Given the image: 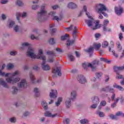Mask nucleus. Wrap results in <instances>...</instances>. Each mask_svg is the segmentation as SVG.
<instances>
[{
    "mask_svg": "<svg viewBox=\"0 0 124 124\" xmlns=\"http://www.w3.org/2000/svg\"><path fill=\"white\" fill-rule=\"evenodd\" d=\"M30 57H31V59H37L38 60H42L43 62L42 63V68L43 70L47 71V70H50V67L48 64H45L46 63V56H42L39 57L38 56H35L33 54V53H29L28 54Z\"/></svg>",
    "mask_w": 124,
    "mask_h": 124,
    "instance_id": "1",
    "label": "nucleus"
},
{
    "mask_svg": "<svg viewBox=\"0 0 124 124\" xmlns=\"http://www.w3.org/2000/svg\"><path fill=\"white\" fill-rule=\"evenodd\" d=\"M46 4H44L41 6V10L38 13V19L39 22H42L44 20V16L47 14V11L45 10Z\"/></svg>",
    "mask_w": 124,
    "mask_h": 124,
    "instance_id": "2",
    "label": "nucleus"
},
{
    "mask_svg": "<svg viewBox=\"0 0 124 124\" xmlns=\"http://www.w3.org/2000/svg\"><path fill=\"white\" fill-rule=\"evenodd\" d=\"M16 75H19V72L18 71H16L15 73H13L12 74V77L11 78H7L6 79V81L8 83H12L13 84H15V83H17V82H19L20 81V78H16L14 79H13V77L14 76H16Z\"/></svg>",
    "mask_w": 124,
    "mask_h": 124,
    "instance_id": "3",
    "label": "nucleus"
},
{
    "mask_svg": "<svg viewBox=\"0 0 124 124\" xmlns=\"http://www.w3.org/2000/svg\"><path fill=\"white\" fill-rule=\"evenodd\" d=\"M90 20H85V22L86 23L88 27H92L93 26V24H95L94 27L93 28V30H97V29H98L99 27H98L99 21L98 20H97L96 22L94 21V19H93V18H90Z\"/></svg>",
    "mask_w": 124,
    "mask_h": 124,
    "instance_id": "4",
    "label": "nucleus"
},
{
    "mask_svg": "<svg viewBox=\"0 0 124 124\" xmlns=\"http://www.w3.org/2000/svg\"><path fill=\"white\" fill-rule=\"evenodd\" d=\"M96 8L99 14H101V13L103 12H105V11H109V10H108L106 7V6L103 4H99L96 5Z\"/></svg>",
    "mask_w": 124,
    "mask_h": 124,
    "instance_id": "5",
    "label": "nucleus"
},
{
    "mask_svg": "<svg viewBox=\"0 0 124 124\" xmlns=\"http://www.w3.org/2000/svg\"><path fill=\"white\" fill-rule=\"evenodd\" d=\"M29 53H33V55H34V56H38L39 57H45V56L43 55V51L42 50V49H39V52H38V54L37 55H36L35 54H34V49L32 48V47H29L28 50H27V55L28 57H29L30 58H31V56H30V55H29Z\"/></svg>",
    "mask_w": 124,
    "mask_h": 124,
    "instance_id": "6",
    "label": "nucleus"
},
{
    "mask_svg": "<svg viewBox=\"0 0 124 124\" xmlns=\"http://www.w3.org/2000/svg\"><path fill=\"white\" fill-rule=\"evenodd\" d=\"M100 92H105V93H115V90L110 85H108L105 87L101 88L100 90Z\"/></svg>",
    "mask_w": 124,
    "mask_h": 124,
    "instance_id": "7",
    "label": "nucleus"
},
{
    "mask_svg": "<svg viewBox=\"0 0 124 124\" xmlns=\"http://www.w3.org/2000/svg\"><path fill=\"white\" fill-rule=\"evenodd\" d=\"M100 92H105V93H115V90L110 85H108L105 87L101 88L100 90Z\"/></svg>",
    "mask_w": 124,
    "mask_h": 124,
    "instance_id": "8",
    "label": "nucleus"
},
{
    "mask_svg": "<svg viewBox=\"0 0 124 124\" xmlns=\"http://www.w3.org/2000/svg\"><path fill=\"white\" fill-rule=\"evenodd\" d=\"M77 79L80 84H86V82H87V79H86L85 77L82 75H79L77 77Z\"/></svg>",
    "mask_w": 124,
    "mask_h": 124,
    "instance_id": "9",
    "label": "nucleus"
},
{
    "mask_svg": "<svg viewBox=\"0 0 124 124\" xmlns=\"http://www.w3.org/2000/svg\"><path fill=\"white\" fill-rule=\"evenodd\" d=\"M17 86L18 88L26 89V88L28 87V84H27V81H26V80L22 79L20 83L17 84Z\"/></svg>",
    "mask_w": 124,
    "mask_h": 124,
    "instance_id": "10",
    "label": "nucleus"
},
{
    "mask_svg": "<svg viewBox=\"0 0 124 124\" xmlns=\"http://www.w3.org/2000/svg\"><path fill=\"white\" fill-rule=\"evenodd\" d=\"M82 66L84 69H87L88 67H91L93 70H94V67L91 63L84 62L82 64Z\"/></svg>",
    "mask_w": 124,
    "mask_h": 124,
    "instance_id": "11",
    "label": "nucleus"
},
{
    "mask_svg": "<svg viewBox=\"0 0 124 124\" xmlns=\"http://www.w3.org/2000/svg\"><path fill=\"white\" fill-rule=\"evenodd\" d=\"M49 96L51 98H56L58 96V93L56 90H51V92L49 93Z\"/></svg>",
    "mask_w": 124,
    "mask_h": 124,
    "instance_id": "12",
    "label": "nucleus"
},
{
    "mask_svg": "<svg viewBox=\"0 0 124 124\" xmlns=\"http://www.w3.org/2000/svg\"><path fill=\"white\" fill-rule=\"evenodd\" d=\"M115 12L117 15H121L123 13V8L122 7H115Z\"/></svg>",
    "mask_w": 124,
    "mask_h": 124,
    "instance_id": "13",
    "label": "nucleus"
},
{
    "mask_svg": "<svg viewBox=\"0 0 124 124\" xmlns=\"http://www.w3.org/2000/svg\"><path fill=\"white\" fill-rule=\"evenodd\" d=\"M52 73L54 74H57L58 76H62V72H61V69L59 67L54 68L52 70Z\"/></svg>",
    "mask_w": 124,
    "mask_h": 124,
    "instance_id": "14",
    "label": "nucleus"
},
{
    "mask_svg": "<svg viewBox=\"0 0 124 124\" xmlns=\"http://www.w3.org/2000/svg\"><path fill=\"white\" fill-rule=\"evenodd\" d=\"M77 97V93L76 91H73L71 93V98H70L72 101L76 100Z\"/></svg>",
    "mask_w": 124,
    "mask_h": 124,
    "instance_id": "15",
    "label": "nucleus"
},
{
    "mask_svg": "<svg viewBox=\"0 0 124 124\" xmlns=\"http://www.w3.org/2000/svg\"><path fill=\"white\" fill-rule=\"evenodd\" d=\"M67 7L70 9H75L77 8L78 6L75 3L71 2L68 4Z\"/></svg>",
    "mask_w": 124,
    "mask_h": 124,
    "instance_id": "16",
    "label": "nucleus"
},
{
    "mask_svg": "<svg viewBox=\"0 0 124 124\" xmlns=\"http://www.w3.org/2000/svg\"><path fill=\"white\" fill-rule=\"evenodd\" d=\"M121 100V102L124 101V98H123V96H121V98L118 97L116 99V100L114 102V103L111 104L112 108H115V107H116L117 103H118V102H119V100Z\"/></svg>",
    "mask_w": 124,
    "mask_h": 124,
    "instance_id": "17",
    "label": "nucleus"
},
{
    "mask_svg": "<svg viewBox=\"0 0 124 124\" xmlns=\"http://www.w3.org/2000/svg\"><path fill=\"white\" fill-rule=\"evenodd\" d=\"M92 101L93 103H95L96 104H99V98L97 96H93L92 98Z\"/></svg>",
    "mask_w": 124,
    "mask_h": 124,
    "instance_id": "18",
    "label": "nucleus"
},
{
    "mask_svg": "<svg viewBox=\"0 0 124 124\" xmlns=\"http://www.w3.org/2000/svg\"><path fill=\"white\" fill-rule=\"evenodd\" d=\"M57 115H58V114H57V113H56L55 114H52V113H51L49 111H46L45 113V117H48L49 118H55V117H56Z\"/></svg>",
    "mask_w": 124,
    "mask_h": 124,
    "instance_id": "19",
    "label": "nucleus"
},
{
    "mask_svg": "<svg viewBox=\"0 0 124 124\" xmlns=\"http://www.w3.org/2000/svg\"><path fill=\"white\" fill-rule=\"evenodd\" d=\"M29 75L31 83H32V84L35 83V78H34V75H33V74H32V72H30L29 73Z\"/></svg>",
    "mask_w": 124,
    "mask_h": 124,
    "instance_id": "20",
    "label": "nucleus"
},
{
    "mask_svg": "<svg viewBox=\"0 0 124 124\" xmlns=\"http://www.w3.org/2000/svg\"><path fill=\"white\" fill-rule=\"evenodd\" d=\"M113 69L115 72H118L119 71L123 70L124 69V65L123 66H114L113 67Z\"/></svg>",
    "mask_w": 124,
    "mask_h": 124,
    "instance_id": "21",
    "label": "nucleus"
},
{
    "mask_svg": "<svg viewBox=\"0 0 124 124\" xmlns=\"http://www.w3.org/2000/svg\"><path fill=\"white\" fill-rule=\"evenodd\" d=\"M65 105L66 108H70V106H71V100L70 99V98H67L66 99Z\"/></svg>",
    "mask_w": 124,
    "mask_h": 124,
    "instance_id": "22",
    "label": "nucleus"
},
{
    "mask_svg": "<svg viewBox=\"0 0 124 124\" xmlns=\"http://www.w3.org/2000/svg\"><path fill=\"white\" fill-rule=\"evenodd\" d=\"M113 87V88H115L116 89H117L118 90H119V91H121V92H124V89L123 88V87L120 85H118V84H117V83H114Z\"/></svg>",
    "mask_w": 124,
    "mask_h": 124,
    "instance_id": "23",
    "label": "nucleus"
},
{
    "mask_svg": "<svg viewBox=\"0 0 124 124\" xmlns=\"http://www.w3.org/2000/svg\"><path fill=\"white\" fill-rule=\"evenodd\" d=\"M8 27L10 29L12 28L13 27H14L15 25V21L11 20V19H9L8 20Z\"/></svg>",
    "mask_w": 124,
    "mask_h": 124,
    "instance_id": "24",
    "label": "nucleus"
},
{
    "mask_svg": "<svg viewBox=\"0 0 124 124\" xmlns=\"http://www.w3.org/2000/svg\"><path fill=\"white\" fill-rule=\"evenodd\" d=\"M11 74L9 73H5L1 71V70H0V76H2V77L8 78L9 77V75H11Z\"/></svg>",
    "mask_w": 124,
    "mask_h": 124,
    "instance_id": "25",
    "label": "nucleus"
},
{
    "mask_svg": "<svg viewBox=\"0 0 124 124\" xmlns=\"http://www.w3.org/2000/svg\"><path fill=\"white\" fill-rule=\"evenodd\" d=\"M0 85H1L4 88H8L7 84L2 78H0Z\"/></svg>",
    "mask_w": 124,
    "mask_h": 124,
    "instance_id": "26",
    "label": "nucleus"
},
{
    "mask_svg": "<svg viewBox=\"0 0 124 124\" xmlns=\"http://www.w3.org/2000/svg\"><path fill=\"white\" fill-rule=\"evenodd\" d=\"M30 45H31V44H30L28 42L22 43L21 44L22 46L21 47V49L24 50L25 49V47H28V46H30Z\"/></svg>",
    "mask_w": 124,
    "mask_h": 124,
    "instance_id": "27",
    "label": "nucleus"
},
{
    "mask_svg": "<svg viewBox=\"0 0 124 124\" xmlns=\"http://www.w3.org/2000/svg\"><path fill=\"white\" fill-rule=\"evenodd\" d=\"M100 60L101 62H106V63H108V64L111 63V61L108 60V59L101 57L100 58Z\"/></svg>",
    "mask_w": 124,
    "mask_h": 124,
    "instance_id": "28",
    "label": "nucleus"
},
{
    "mask_svg": "<svg viewBox=\"0 0 124 124\" xmlns=\"http://www.w3.org/2000/svg\"><path fill=\"white\" fill-rule=\"evenodd\" d=\"M100 60L101 62H106V63H108V64L111 63V61L108 60V59L101 57L100 58Z\"/></svg>",
    "mask_w": 124,
    "mask_h": 124,
    "instance_id": "29",
    "label": "nucleus"
},
{
    "mask_svg": "<svg viewBox=\"0 0 124 124\" xmlns=\"http://www.w3.org/2000/svg\"><path fill=\"white\" fill-rule=\"evenodd\" d=\"M41 104L43 107L44 109H45V110H47V109H48V104L47 103V102H46V101H42Z\"/></svg>",
    "mask_w": 124,
    "mask_h": 124,
    "instance_id": "30",
    "label": "nucleus"
},
{
    "mask_svg": "<svg viewBox=\"0 0 124 124\" xmlns=\"http://www.w3.org/2000/svg\"><path fill=\"white\" fill-rule=\"evenodd\" d=\"M96 114L98 115L100 118H104L105 117V113L102 111H98L96 112Z\"/></svg>",
    "mask_w": 124,
    "mask_h": 124,
    "instance_id": "31",
    "label": "nucleus"
},
{
    "mask_svg": "<svg viewBox=\"0 0 124 124\" xmlns=\"http://www.w3.org/2000/svg\"><path fill=\"white\" fill-rule=\"evenodd\" d=\"M79 123L81 124H87L90 123V121L87 119H83L80 120Z\"/></svg>",
    "mask_w": 124,
    "mask_h": 124,
    "instance_id": "32",
    "label": "nucleus"
},
{
    "mask_svg": "<svg viewBox=\"0 0 124 124\" xmlns=\"http://www.w3.org/2000/svg\"><path fill=\"white\" fill-rule=\"evenodd\" d=\"M116 45H117L118 52H121V51L123 50V47L121 45V43H120V42H117L116 43Z\"/></svg>",
    "mask_w": 124,
    "mask_h": 124,
    "instance_id": "33",
    "label": "nucleus"
},
{
    "mask_svg": "<svg viewBox=\"0 0 124 124\" xmlns=\"http://www.w3.org/2000/svg\"><path fill=\"white\" fill-rule=\"evenodd\" d=\"M14 31L16 32H18V31H21V27L20 26H18V25H16L14 27Z\"/></svg>",
    "mask_w": 124,
    "mask_h": 124,
    "instance_id": "34",
    "label": "nucleus"
},
{
    "mask_svg": "<svg viewBox=\"0 0 124 124\" xmlns=\"http://www.w3.org/2000/svg\"><path fill=\"white\" fill-rule=\"evenodd\" d=\"M93 50H94V48L93 47H91L89 48L88 49H85V52H86V53H92L93 52Z\"/></svg>",
    "mask_w": 124,
    "mask_h": 124,
    "instance_id": "35",
    "label": "nucleus"
},
{
    "mask_svg": "<svg viewBox=\"0 0 124 124\" xmlns=\"http://www.w3.org/2000/svg\"><path fill=\"white\" fill-rule=\"evenodd\" d=\"M74 42H75V40H67V46H71L74 44Z\"/></svg>",
    "mask_w": 124,
    "mask_h": 124,
    "instance_id": "36",
    "label": "nucleus"
},
{
    "mask_svg": "<svg viewBox=\"0 0 124 124\" xmlns=\"http://www.w3.org/2000/svg\"><path fill=\"white\" fill-rule=\"evenodd\" d=\"M12 90L13 91H12V93L13 94H16V93H18V89L17 88V87L15 86H13Z\"/></svg>",
    "mask_w": 124,
    "mask_h": 124,
    "instance_id": "37",
    "label": "nucleus"
},
{
    "mask_svg": "<svg viewBox=\"0 0 124 124\" xmlns=\"http://www.w3.org/2000/svg\"><path fill=\"white\" fill-rule=\"evenodd\" d=\"M109 119L111 120H115L116 121L118 120V118L116 115H114V114H109Z\"/></svg>",
    "mask_w": 124,
    "mask_h": 124,
    "instance_id": "38",
    "label": "nucleus"
},
{
    "mask_svg": "<svg viewBox=\"0 0 124 124\" xmlns=\"http://www.w3.org/2000/svg\"><path fill=\"white\" fill-rule=\"evenodd\" d=\"M34 93L35 96H38L39 95V89L37 88H35L34 89Z\"/></svg>",
    "mask_w": 124,
    "mask_h": 124,
    "instance_id": "39",
    "label": "nucleus"
},
{
    "mask_svg": "<svg viewBox=\"0 0 124 124\" xmlns=\"http://www.w3.org/2000/svg\"><path fill=\"white\" fill-rule=\"evenodd\" d=\"M110 46H108V51L109 52H112L111 49H113L114 48V42L113 41H111L110 42Z\"/></svg>",
    "mask_w": 124,
    "mask_h": 124,
    "instance_id": "40",
    "label": "nucleus"
},
{
    "mask_svg": "<svg viewBox=\"0 0 124 124\" xmlns=\"http://www.w3.org/2000/svg\"><path fill=\"white\" fill-rule=\"evenodd\" d=\"M69 37V35L67 34H65L64 35L61 36V40H66V39H68Z\"/></svg>",
    "mask_w": 124,
    "mask_h": 124,
    "instance_id": "41",
    "label": "nucleus"
},
{
    "mask_svg": "<svg viewBox=\"0 0 124 124\" xmlns=\"http://www.w3.org/2000/svg\"><path fill=\"white\" fill-rule=\"evenodd\" d=\"M99 64V61L96 60L93 61V63L92 64L93 66L94 67V69H95V66H94V65H98Z\"/></svg>",
    "mask_w": 124,
    "mask_h": 124,
    "instance_id": "42",
    "label": "nucleus"
},
{
    "mask_svg": "<svg viewBox=\"0 0 124 124\" xmlns=\"http://www.w3.org/2000/svg\"><path fill=\"white\" fill-rule=\"evenodd\" d=\"M62 98H59L57 102L55 103L56 106L59 107L61 105V102H62Z\"/></svg>",
    "mask_w": 124,
    "mask_h": 124,
    "instance_id": "43",
    "label": "nucleus"
},
{
    "mask_svg": "<svg viewBox=\"0 0 124 124\" xmlns=\"http://www.w3.org/2000/svg\"><path fill=\"white\" fill-rule=\"evenodd\" d=\"M94 47L96 48L97 50H99V48L101 47V44L99 43L98 44H95L94 45Z\"/></svg>",
    "mask_w": 124,
    "mask_h": 124,
    "instance_id": "44",
    "label": "nucleus"
},
{
    "mask_svg": "<svg viewBox=\"0 0 124 124\" xmlns=\"http://www.w3.org/2000/svg\"><path fill=\"white\" fill-rule=\"evenodd\" d=\"M108 42L105 41L102 44V48H106V47H108Z\"/></svg>",
    "mask_w": 124,
    "mask_h": 124,
    "instance_id": "45",
    "label": "nucleus"
},
{
    "mask_svg": "<svg viewBox=\"0 0 124 124\" xmlns=\"http://www.w3.org/2000/svg\"><path fill=\"white\" fill-rule=\"evenodd\" d=\"M49 44H51V45H54L55 43H56V42L55 41V40L54 39V38H51L49 40Z\"/></svg>",
    "mask_w": 124,
    "mask_h": 124,
    "instance_id": "46",
    "label": "nucleus"
},
{
    "mask_svg": "<svg viewBox=\"0 0 124 124\" xmlns=\"http://www.w3.org/2000/svg\"><path fill=\"white\" fill-rule=\"evenodd\" d=\"M9 120L10 123L13 124H15V123H16V118L15 117H12L10 118Z\"/></svg>",
    "mask_w": 124,
    "mask_h": 124,
    "instance_id": "47",
    "label": "nucleus"
},
{
    "mask_svg": "<svg viewBox=\"0 0 124 124\" xmlns=\"http://www.w3.org/2000/svg\"><path fill=\"white\" fill-rule=\"evenodd\" d=\"M116 78L118 79H124V76L119 74V73H116Z\"/></svg>",
    "mask_w": 124,
    "mask_h": 124,
    "instance_id": "48",
    "label": "nucleus"
},
{
    "mask_svg": "<svg viewBox=\"0 0 124 124\" xmlns=\"http://www.w3.org/2000/svg\"><path fill=\"white\" fill-rule=\"evenodd\" d=\"M68 57L70 59L71 62H73L74 61V56H73L72 54H69Z\"/></svg>",
    "mask_w": 124,
    "mask_h": 124,
    "instance_id": "49",
    "label": "nucleus"
},
{
    "mask_svg": "<svg viewBox=\"0 0 124 124\" xmlns=\"http://www.w3.org/2000/svg\"><path fill=\"white\" fill-rule=\"evenodd\" d=\"M38 8H39V5H33L32 6V9L33 10H36V9H38Z\"/></svg>",
    "mask_w": 124,
    "mask_h": 124,
    "instance_id": "50",
    "label": "nucleus"
},
{
    "mask_svg": "<svg viewBox=\"0 0 124 124\" xmlns=\"http://www.w3.org/2000/svg\"><path fill=\"white\" fill-rule=\"evenodd\" d=\"M14 67V65L12 63H9L7 65V68L8 69H11Z\"/></svg>",
    "mask_w": 124,
    "mask_h": 124,
    "instance_id": "51",
    "label": "nucleus"
},
{
    "mask_svg": "<svg viewBox=\"0 0 124 124\" xmlns=\"http://www.w3.org/2000/svg\"><path fill=\"white\" fill-rule=\"evenodd\" d=\"M70 120L68 118H66L65 120L63 121V124H69Z\"/></svg>",
    "mask_w": 124,
    "mask_h": 124,
    "instance_id": "52",
    "label": "nucleus"
},
{
    "mask_svg": "<svg viewBox=\"0 0 124 124\" xmlns=\"http://www.w3.org/2000/svg\"><path fill=\"white\" fill-rule=\"evenodd\" d=\"M95 75H96V78H97L98 79H99V78H100L101 76H102V73H96L95 74Z\"/></svg>",
    "mask_w": 124,
    "mask_h": 124,
    "instance_id": "53",
    "label": "nucleus"
},
{
    "mask_svg": "<svg viewBox=\"0 0 124 124\" xmlns=\"http://www.w3.org/2000/svg\"><path fill=\"white\" fill-rule=\"evenodd\" d=\"M47 55H52V56H56V53L54 51H48L46 52Z\"/></svg>",
    "mask_w": 124,
    "mask_h": 124,
    "instance_id": "54",
    "label": "nucleus"
},
{
    "mask_svg": "<svg viewBox=\"0 0 124 124\" xmlns=\"http://www.w3.org/2000/svg\"><path fill=\"white\" fill-rule=\"evenodd\" d=\"M51 34H54L55 32L57 31V29L56 28H52L50 30Z\"/></svg>",
    "mask_w": 124,
    "mask_h": 124,
    "instance_id": "55",
    "label": "nucleus"
},
{
    "mask_svg": "<svg viewBox=\"0 0 124 124\" xmlns=\"http://www.w3.org/2000/svg\"><path fill=\"white\" fill-rule=\"evenodd\" d=\"M109 24V20L108 19H106L104 21V24L103 26H108Z\"/></svg>",
    "mask_w": 124,
    "mask_h": 124,
    "instance_id": "56",
    "label": "nucleus"
},
{
    "mask_svg": "<svg viewBox=\"0 0 124 124\" xmlns=\"http://www.w3.org/2000/svg\"><path fill=\"white\" fill-rule=\"evenodd\" d=\"M22 16V15L20 13H16V19L18 21H20V17Z\"/></svg>",
    "mask_w": 124,
    "mask_h": 124,
    "instance_id": "57",
    "label": "nucleus"
},
{
    "mask_svg": "<svg viewBox=\"0 0 124 124\" xmlns=\"http://www.w3.org/2000/svg\"><path fill=\"white\" fill-rule=\"evenodd\" d=\"M123 115V112L122 111H118L116 113L115 116L116 117H120V116H122Z\"/></svg>",
    "mask_w": 124,
    "mask_h": 124,
    "instance_id": "58",
    "label": "nucleus"
},
{
    "mask_svg": "<svg viewBox=\"0 0 124 124\" xmlns=\"http://www.w3.org/2000/svg\"><path fill=\"white\" fill-rule=\"evenodd\" d=\"M98 105V104H97L93 103V104L91 106V108H92V109H95Z\"/></svg>",
    "mask_w": 124,
    "mask_h": 124,
    "instance_id": "59",
    "label": "nucleus"
},
{
    "mask_svg": "<svg viewBox=\"0 0 124 124\" xmlns=\"http://www.w3.org/2000/svg\"><path fill=\"white\" fill-rule=\"evenodd\" d=\"M77 36V31H74L73 32V37L75 39Z\"/></svg>",
    "mask_w": 124,
    "mask_h": 124,
    "instance_id": "60",
    "label": "nucleus"
},
{
    "mask_svg": "<svg viewBox=\"0 0 124 124\" xmlns=\"http://www.w3.org/2000/svg\"><path fill=\"white\" fill-rule=\"evenodd\" d=\"M105 81L107 82H108V81H109V79H110V77H109L108 75H106L105 76Z\"/></svg>",
    "mask_w": 124,
    "mask_h": 124,
    "instance_id": "61",
    "label": "nucleus"
},
{
    "mask_svg": "<svg viewBox=\"0 0 124 124\" xmlns=\"http://www.w3.org/2000/svg\"><path fill=\"white\" fill-rule=\"evenodd\" d=\"M9 54L11 56H16V55H17V52L15 51H10Z\"/></svg>",
    "mask_w": 124,
    "mask_h": 124,
    "instance_id": "62",
    "label": "nucleus"
},
{
    "mask_svg": "<svg viewBox=\"0 0 124 124\" xmlns=\"http://www.w3.org/2000/svg\"><path fill=\"white\" fill-rule=\"evenodd\" d=\"M16 3L17 5H18V6H21V5L22 4V1L20 0H17L16 2Z\"/></svg>",
    "mask_w": 124,
    "mask_h": 124,
    "instance_id": "63",
    "label": "nucleus"
},
{
    "mask_svg": "<svg viewBox=\"0 0 124 124\" xmlns=\"http://www.w3.org/2000/svg\"><path fill=\"white\" fill-rule=\"evenodd\" d=\"M8 2V0H1L0 3L1 4H6Z\"/></svg>",
    "mask_w": 124,
    "mask_h": 124,
    "instance_id": "64",
    "label": "nucleus"
}]
</instances>
